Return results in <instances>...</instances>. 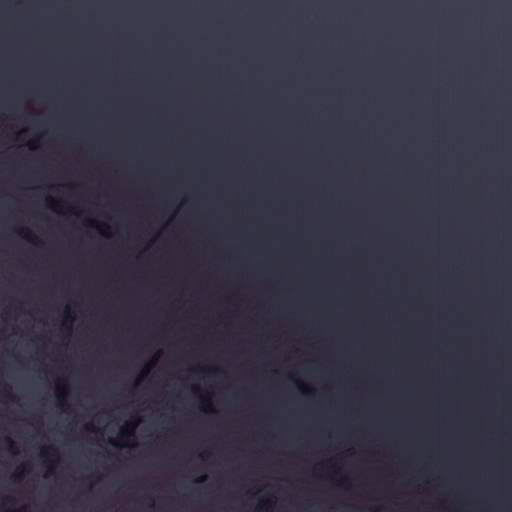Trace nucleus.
Segmentation results:
<instances>
[{"mask_svg": "<svg viewBox=\"0 0 512 512\" xmlns=\"http://www.w3.org/2000/svg\"><path fill=\"white\" fill-rule=\"evenodd\" d=\"M201 410L204 412V413H207V414H211V413H215V411L213 410L210 402H208L207 400L203 399L201 397Z\"/></svg>", "mask_w": 512, "mask_h": 512, "instance_id": "f03ea898", "label": "nucleus"}, {"mask_svg": "<svg viewBox=\"0 0 512 512\" xmlns=\"http://www.w3.org/2000/svg\"><path fill=\"white\" fill-rule=\"evenodd\" d=\"M18 234L31 243L35 242V237L27 229H20Z\"/></svg>", "mask_w": 512, "mask_h": 512, "instance_id": "7ed1b4c3", "label": "nucleus"}, {"mask_svg": "<svg viewBox=\"0 0 512 512\" xmlns=\"http://www.w3.org/2000/svg\"><path fill=\"white\" fill-rule=\"evenodd\" d=\"M120 438L124 440L134 439V432L133 430H121L120 432Z\"/></svg>", "mask_w": 512, "mask_h": 512, "instance_id": "20e7f679", "label": "nucleus"}, {"mask_svg": "<svg viewBox=\"0 0 512 512\" xmlns=\"http://www.w3.org/2000/svg\"><path fill=\"white\" fill-rule=\"evenodd\" d=\"M271 507V503L269 501H263L258 507L257 512H268L269 508Z\"/></svg>", "mask_w": 512, "mask_h": 512, "instance_id": "423d86ee", "label": "nucleus"}, {"mask_svg": "<svg viewBox=\"0 0 512 512\" xmlns=\"http://www.w3.org/2000/svg\"><path fill=\"white\" fill-rule=\"evenodd\" d=\"M206 480L205 476H201L198 479L195 480V483H203Z\"/></svg>", "mask_w": 512, "mask_h": 512, "instance_id": "1a4fd4ad", "label": "nucleus"}, {"mask_svg": "<svg viewBox=\"0 0 512 512\" xmlns=\"http://www.w3.org/2000/svg\"><path fill=\"white\" fill-rule=\"evenodd\" d=\"M13 479H14L15 481H19V480H20V474H15V475L13 476Z\"/></svg>", "mask_w": 512, "mask_h": 512, "instance_id": "9d476101", "label": "nucleus"}, {"mask_svg": "<svg viewBox=\"0 0 512 512\" xmlns=\"http://www.w3.org/2000/svg\"><path fill=\"white\" fill-rule=\"evenodd\" d=\"M40 455L46 463L52 464L58 461V456L52 447H43Z\"/></svg>", "mask_w": 512, "mask_h": 512, "instance_id": "f257e3e1", "label": "nucleus"}, {"mask_svg": "<svg viewBox=\"0 0 512 512\" xmlns=\"http://www.w3.org/2000/svg\"><path fill=\"white\" fill-rule=\"evenodd\" d=\"M5 442H6L7 446H8L9 451L15 454L17 452V448H16V445L13 442V440L10 439V438H6Z\"/></svg>", "mask_w": 512, "mask_h": 512, "instance_id": "0eeeda50", "label": "nucleus"}, {"mask_svg": "<svg viewBox=\"0 0 512 512\" xmlns=\"http://www.w3.org/2000/svg\"><path fill=\"white\" fill-rule=\"evenodd\" d=\"M85 429H86V430H92V426H91V425H89V424H87V425L85 426Z\"/></svg>", "mask_w": 512, "mask_h": 512, "instance_id": "9b49d317", "label": "nucleus"}, {"mask_svg": "<svg viewBox=\"0 0 512 512\" xmlns=\"http://www.w3.org/2000/svg\"><path fill=\"white\" fill-rule=\"evenodd\" d=\"M85 225L90 226V227H96V222L92 221V220H88L85 222Z\"/></svg>", "mask_w": 512, "mask_h": 512, "instance_id": "6e6552de", "label": "nucleus"}, {"mask_svg": "<svg viewBox=\"0 0 512 512\" xmlns=\"http://www.w3.org/2000/svg\"><path fill=\"white\" fill-rule=\"evenodd\" d=\"M66 396H67L66 388L65 387L57 386V388H56V397H57V399L61 400V399H63Z\"/></svg>", "mask_w": 512, "mask_h": 512, "instance_id": "39448f33", "label": "nucleus"}, {"mask_svg": "<svg viewBox=\"0 0 512 512\" xmlns=\"http://www.w3.org/2000/svg\"><path fill=\"white\" fill-rule=\"evenodd\" d=\"M17 109H18V107H17L16 105H13V106L11 107V110L16 111Z\"/></svg>", "mask_w": 512, "mask_h": 512, "instance_id": "f8f14e48", "label": "nucleus"}]
</instances>
